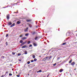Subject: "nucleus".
<instances>
[{"instance_id":"obj_60","label":"nucleus","mask_w":77,"mask_h":77,"mask_svg":"<svg viewBox=\"0 0 77 77\" xmlns=\"http://www.w3.org/2000/svg\"><path fill=\"white\" fill-rule=\"evenodd\" d=\"M8 7H9V6H7V8H8Z\"/></svg>"},{"instance_id":"obj_16","label":"nucleus","mask_w":77,"mask_h":77,"mask_svg":"<svg viewBox=\"0 0 77 77\" xmlns=\"http://www.w3.org/2000/svg\"><path fill=\"white\" fill-rule=\"evenodd\" d=\"M38 38V37H36L35 38V40H37Z\"/></svg>"},{"instance_id":"obj_21","label":"nucleus","mask_w":77,"mask_h":77,"mask_svg":"<svg viewBox=\"0 0 77 77\" xmlns=\"http://www.w3.org/2000/svg\"><path fill=\"white\" fill-rule=\"evenodd\" d=\"M32 57L33 59H35V55H32Z\"/></svg>"},{"instance_id":"obj_20","label":"nucleus","mask_w":77,"mask_h":77,"mask_svg":"<svg viewBox=\"0 0 77 77\" xmlns=\"http://www.w3.org/2000/svg\"><path fill=\"white\" fill-rule=\"evenodd\" d=\"M27 39V38L26 37H23L22 38L23 40H24V39Z\"/></svg>"},{"instance_id":"obj_27","label":"nucleus","mask_w":77,"mask_h":77,"mask_svg":"<svg viewBox=\"0 0 77 77\" xmlns=\"http://www.w3.org/2000/svg\"><path fill=\"white\" fill-rule=\"evenodd\" d=\"M72 62V60H71L69 62V63H71Z\"/></svg>"},{"instance_id":"obj_56","label":"nucleus","mask_w":77,"mask_h":77,"mask_svg":"<svg viewBox=\"0 0 77 77\" xmlns=\"http://www.w3.org/2000/svg\"><path fill=\"white\" fill-rule=\"evenodd\" d=\"M31 33H32V34L33 33V32L32 31V32H31Z\"/></svg>"},{"instance_id":"obj_52","label":"nucleus","mask_w":77,"mask_h":77,"mask_svg":"<svg viewBox=\"0 0 77 77\" xmlns=\"http://www.w3.org/2000/svg\"><path fill=\"white\" fill-rule=\"evenodd\" d=\"M37 73H38V72H39V71H37Z\"/></svg>"},{"instance_id":"obj_31","label":"nucleus","mask_w":77,"mask_h":77,"mask_svg":"<svg viewBox=\"0 0 77 77\" xmlns=\"http://www.w3.org/2000/svg\"><path fill=\"white\" fill-rule=\"evenodd\" d=\"M30 43V41H29L28 42V44H29Z\"/></svg>"},{"instance_id":"obj_44","label":"nucleus","mask_w":77,"mask_h":77,"mask_svg":"<svg viewBox=\"0 0 77 77\" xmlns=\"http://www.w3.org/2000/svg\"><path fill=\"white\" fill-rule=\"evenodd\" d=\"M42 22L43 23H44V20H42Z\"/></svg>"},{"instance_id":"obj_64","label":"nucleus","mask_w":77,"mask_h":77,"mask_svg":"<svg viewBox=\"0 0 77 77\" xmlns=\"http://www.w3.org/2000/svg\"><path fill=\"white\" fill-rule=\"evenodd\" d=\"M18 11H17V12H18Z\"/></svg>"},{"instance_id":"obj_63","label":"nucleus","mask_w":77,"mask_h":77,"mask_svg":"<svg viewBox=\"0 0 77 77\" xmlns=\"http://www.w3.org/2000/svg\"><path fill=\"white\" fill-rule=\"evenodd\" d=\"M43 77H45V76H44Z\"/></svg>"},{"instance_id":"obj_43","label":"nucleus","mask_w":77,"mask_h":77,"mask_svg":"<svg viewBox=\"0 0 77 77\" xmlns=\"http://www.w3.org/2000/svg\"><path fill=\"white\" fill-rule=\"evenodd\" d=\"M60 59V57H58V58H57V60H59V59Z\"/></svg>"},{"instance_id":"obj_14","label":"nucleus","mask_w":77,"mask_h":77,"mask_svg":"<svg viewBox=\"0 0 77 77\" xmlns=\"http://www.w3.org/2000/svg\"><path fill=\"white\" fill-rule=\"evenodd\" d=\"M23 41L22 40H20V42L21 43V44H22L23 43Z\"/></svg>"},{"instance_id":"obj_9","label":"nucleus","mask_w":77,"mask_h":77,"mask_svg":"<svg viewBox=\"0 0 77 77\" xmlns=\"http://www.w3.org/2000/svg\"><path fill=\"white\" fill-rule=\"evenodd\" d=\"M47 58L46 57L44 58L43 59V61H45V60H47Z\"/></svg>"},{"instance_id":"obj_6","label":"nucleus","mask_w":77,"mask_h":77,"mask_svg":"<svg viewBox=\"0 0 77 77\" xmlns=\"http://www.w3.org/2000/svg\"><path fill=\"white\" fill-rule=\"evenodd\" d=\"M12 24V23L11 22H8V26H11Z\"/></svg>"},{"instance_id":"obj_41","label":"nucleus","mask_w":77,"mask_h":77,"mask_svg":"<svg viewBox=\"0 0 77 77\" xmlns=\"http://www.w3.org/2000/svg\"><path fill=\"white\" fill-rule=\"evenodd\" d=\"M56 63H55V64H53V65L54 66H56Z\"/></svg>"},{"instance_id":"obj_32","label":"nucleus","mask_w":77,"mask_h":77,"mask_svg":"<svg viewBox=\"0 0 77 77\" xmlns=\"http://www.w3.org/2000/svg\"><path fill=\"white\" fill-rule=\"evenodd\" d=\"M17 77H20V75H17Z\"/></svg>"},{"instance_id":"obj_22","label":"nucleus","mask_w":77,"mask_h":77,"mask_svg":"<svg viewBox=\"0 0 77 77\" xmlns=\"http://www.w3.org/2000/svg\"><path fill=\"white\" fill-rule=\"evenodd\" d=\"M30 61H28L27 62V64H28V65H29V64H30Z\"/></svg>"},{"instance_id":"obj_29","label":"nucleus","mask_w":77,"mask_h":77,"mask_svg":"<svg viewBox=\"0 0 77 77\" xmlns=\"http://www.w3.org/2000/svg\"><path fill=\"white\" fill-rule=\"evenodd\" d=\"M28 35H29V34L28 33H27L25 34V36H28Z\"/></svg>"},{"instance_id":"obj_4","label":"nucleus","mask_w":77,"mask_h":77,"mask_svg":"<svg viewBox=\"0 0 77 77\" xmlns=\"http://www.w3.org/2000/svg\"><path fill=\"white\" fill-rule=\"evenodd\" d=\"M17 24H19L21 23V20H19V21L17 22Z\"/></svg>"},{"instance_id":"obj_59","label":"nucleus","mask_w":77,"mask_h":77,"mask_svg":"<svg viewBox=\"0 0 77 77\" xmlns=\"http://www.w3.org/2000/svg\"><path fill=\"white\" fill-rule=\"evenodd\" d=\"M8 7H11V6H8Z\"/></svg>"},{"instance_id":"obj_42","label":"nucleus","mask_w":77,"mask_h":77,"mask_svg":"<svg viewBox=\"0 0 77 77\" xmlns=\"http://www.w3.org/2000/svg\"><path fill=\"white\" fill-rule=\"evenodd\" d=\"M18 13V12H14V13H15V14H17V13Z\"/></svg>"},{"instance_id":"obj_2","label":"nucleus","mask_w":77,"mask_h":77,"mask_svg":"<svg viewBox=\"0 0 77 77\" xmlns=\"http://www.w3.org/2000/svg\"><path fill=\"white\" fill-rule=\"evenodd\" d=\"M33 45L34 47H36L38 46V44L36 43H33Z\"/></svg>"},{"instance_id":"obj_46","label":"nucleus","mask_w":77,"mask_h":77,"mask_svg":"<svg viewBox=\"0 0 77 77\" xmlns=\"http://www.w3.org/2000/svg\"><path fill=\"white\" fill-rule=\"evenodd\" d=\"M22 36H23V35H20V37H22Z\"/></svg>"},{"instance_id":"obj_49","label":"nucleus","mask_w":77,"mask_h":77,"mask_svg":"<svg viewBox=\"0 0 77 77\" xmlns=\"http://www.w3.org/2000/svg\"><path fill=\"white\" fill-rule=\"evenodd\" d=\"M49 75H50L49 74H48V76H47V77H48V76H49Z\"/></svg>"},{"instance_id":"obj_25","label":"nucleus","mask_w":77,"mask_h":77,"mask_svg":"<svg viewBox=\"0 0 77 77\" xmlns=\"http://www.w3.org/2000/svg\"><path fill=\"white\" fill-rule=\"evenodd\" d=\"M5 44H6V45H8V44L7 42H6Z\"/></svg>"},{"instance_id":"obj_37","label":"nucleus","mask_w":77,"mask_h":77,"mask_svg":"<svg viewBox=\"0 0 77 77\" xmlns=\"http://www.w3.org/2000/svg\"><path fill=\"white\" fill-rule=\"evenodd\" d=\"M28 31H27V29H25L24 30V31L25 32H27Z\"/></svg>"},{"instance_id":"obj_61","label":"nucleus","mask_w":77,"mask_h":77,"mask_svg":"<svg viewBox=\"0 0 77 77\" xmlns=\"http://www.w3.org/2000/svg\"><path fill=\"white\" fill-rule=\"evenodd\" d=\"M37 23H38V22H36V24H37Z\"/></svg>"},{"instance_id":"obj_15","label":"nucleus","mask_w":77,"mask_h":77,"mask_svg":"<svg viewBox=\"0 0 77 77\" xmlns=\"http://www.w3.org/2000/svg\"><path fill=\"white\" fill-rule=\"evenodd\" d=\"M35 33H36V32H34L32 34V35H34L35 34Z\"/></svg>"},{"instance_id":"obj_26","label":"nucleus","mask_w":77,"mask_h":77,"mask_svg":"<svg viewBox=\"0 0 77 77\" xmlns=\"http://www.w3.org/2000/svg\"><path fill=\"white\" fill-rule=\"evenodd\" d=\"M67 39H69V38H66L64 40V42H66L67 41Z\"/></svg>"},{"instance_id":"obj_30","label":"nucleus","mask_w":77,"mask_h":77,"mask_svg":"<svg viewBox=\"0 0 77 77\" xmlns=\"http://www.w3.org/2000/svg\"><path fill=\"white\" fill-rule=\"evenodd\" d=\"M31 62H34V60H31Z\"/></svg>"},{"instance_id":"obj_53","label":"nucleus","mask_w":77,"mask_h":77,"mask_svg":"<svg viewBox=\"0 0 77 77\" xmlns=\"http://www.w3.org/2000/svg\"><path fill=\"white\" fill-rule=\"evenodd\" d=\"M39 22L40 23H41V21H39Z\"/></svg>"},{"instance_id":"obj_39","label":"nucleus","mask_w":77,"mask_h":77,"mask_svg":"<svg viewBox=\"0 0 77 77\" xmlns=\"http://www.w3.org/2000/svg\"><path fill=\"white\" fill-rule=\"evenodd\" d=\"M5 75H2V76H1V77H4V76H5Z\"/></svg>"},{"instance_id":"obj_51","label":"nucleus","mask_w":77,"mask_h":77,"mask_svg":"<svg viewBox=\"0 0 77 77\" xmlns=\"http://www.w3.org/2000/svg\"><path fill=\"white\" fill-rule=\"evenodd\" d=\"M8 73V72H5L6 74H7V73Z\"/></svg>"},{"instance_id":"obj_54","label":"nucleus","mask_w":77,"mask_h":77,"mask_svg":"<svg viewBox=\"0 0 77 77\" xmlns=\"http://www.w3.org/2000/svg\"><path fill=\"white\" fill-rule=\"evenodd\" d=\"M6 7H3V8H6Z\"/></svg>"},{"instance_id":"obj_45","label":"nucleus","mask_w":77,"mask_h":77,"mask_svg":"<svg viewBox=\"0 0 77 77\" xmlns=\"http://www.w3.org/2000/svg\"><path fill=\"white\" fill-rule=\"evenodd\" d=\"M19 61L20 62H21V60H19Z\"/></svg>"},{"instance_id":"obj_1","label":"nucleus","mask_w":77,"mask_h":77,"mask_svg":"<svg viewBox=\"0 0 77 77\" xmlns=\"http://www.w3.org/2000/svg\"><path fill=\"white\" fill-rule=\"evenodd\" d=\"M52 56H49V57H46V59L47 60H49V59H50L51 58Z\"/></svg>"},{"instance_id":"obj_40","label":"nucleus","mask_w":77,"mask_h":77,"mask_svg":"<svg viewBox=\"0 0 77 77\" xmlns=\"http://www.w3.org/2000/svg\"><path fill=\"white\" fill-rule=\"evenodd\" d=\"M32 47V45H30L29 46V47Z\"/></svg>"},{"instance_id":"obj_3","label":"nucleus","mask_w":77,"mask_h":77,"mask_svg":"<svg viewBox=\"0 0 77 77\" xmlns=\"http://www.w3.org/2000/svg\"><path fill=\"white\" fill-rule=\"evenodd\" d=\"M70 32H68L66 33V36H70Z\"/></svg>"},{"instance_id":"obj_34","label":"nucleus","mask_w":77,"mask_h":77,"mask_svg":"<svg viewBox=\"0 0 77 77\" xmlns=\"http://www.w3.org/2000/svg\"><path fill=\"white\" fill-rule=\"evenodd\" d=\"M38 72H42V70H39L38 71Z\"/></svg>"},{"instance_id":"obj_48","label":"nucleus","mask_w":77,"mask_h":77,"mask_svg":"<svg viewBox=\"0 0 77 77\" xmlns=\"http://www.w3.org/2000/svg\"><path fill=\"white\" fill-rule=\"evenodd\" d=\"M2 57H3V58H4V57H5V56H2Z\"/></svg>"},{"instance_id":"obj_12","label":"nucleus","mask_w":77,"mask_h":77,"mask_svg":"<svg viewBox=\"0 0 77 77\" xmlns=\"http://www.w3.org/2000/svg\"><path fill=\"white\" fill-rule=\"evenodd\" d=\"M26 47V45H24L21 48H25Z\"/></svg>"},{"instance_id":"obj_36","label":"nucleus","mask_w":77,"mask_h":77,"mask_svg":"<svg viewBox=\"0 0 77 77\" xmlns=\"http://www.w3.org/2000/svg\"><path fill=\"white\" fill-rule=\"evenodd\" d=\"M9 36V35L8 34H7L6 35V37H8Z\"/></svg>"},{"instance_id":"obj_17","label":"nucleus","mask_w":77,"mask_h":77,"mask_svg":"<svg viewBox=\"0 0 77 77\" xmlns=\"http://www.w3.org/2000/svg\"><path fill=\"white\" fill-rule=\"evenodd\" d=\"M65 44H66V42H65L63 43L62 45H65Z\"/></svg>"},{"instance_id":"obj_57","label":"nucleus","mask_w":77,"mask_h":77,"mask_svg":"<svg viewBox=\"0 0 77 77\" xmlns=\"http://www.w3.org/2000/svg\"><path fill=\"white\" fill-rule=\"evenodd\" d=\"M59 29H58V31H60V30H59Z\"/></svg>"},{"instance_id":"obj_24","label":"nucleus","mask_w":77,"mask_h":77,"mask_svg":"<svg viewBox=\"0 0 77 77\" xmlns=\"http://www.w3.org/2000/svg\"><path fill=\"white\" fill-rule=\"evenodd\" d=\"M9 76H11V75H12V73H9Z\"/></svg>"},{"instance_id":"obj_38","label":"nucleus","mask_w":77,"mask_h":77,"mask_svg":"<svg viewBox=\"0 0 77 77\" xmlns=\"http://www.w3.org/2000/svg\"><path fill=\"white\" fill-rule=\"evenodd\" d=\"M21 55V54L20 53H18V56H20Z\"/></svg>"},{"instance_id":"obj_13","label":"nucleus","mask_w":77,"mask_h":77,"mask_svg":"<svg viewBox=\"0 0 77 77\" xmlns=\"http://www.w3.org/2000/svg\"><path fill=\"white\" fill-rule=\"evenodd\" d=\"M74 64H75V63L74 62H73L72 63H71V65H74Z\"/></svg>"},{"instance_id":"obj_33","label":"nucleus","mask_w":77,"mask_h":77,"mask_svg":"<svg viewBox=\"0 0 77 77\" xmlns=\"http://www.w3.org/2000/svg\"><path fill=\"white\" fill-rule=\"evenodd\" d=\"M12 54H13V55H15V53L14 52H12Z\"/></svg>"},{"instance_id":"obj_47","label":"nucleus","mask_w":77,"mask_h":77,"mask_svg":"<svg viewBox=\"0 0 77 77\" xmlns=\"http://www.w3.org/2000/svg\"><path fill=\"white\" fill-rule=\"evenodd\" d=\"M28 27L26 29V30H28Z\"/></svg>"},{"instance_id":"obj_18","label":"nucleus","mask_w":77,"mask_h":77,"mask_svg":"<svg viewBox=\"0 0 77 77\" xmlns=\"http://www.w3.org/2000/svg\"><path fill=\"white\" fill-rule=\"evenodd\" d=\"M37 60V59L36 58H35L34 60V62H36Z\"/></svg>"},{"instance_id":"obj_50","label":"nucleus","mask_w":77,"mask_h":77,"mask_svg":"<svg viewBox=\"0 0 77 77\" xmlns=\"http://www.w3.org/2000/svg\"><path fill=\"white\" fill-rule=\"evenodd\" d=\"M17 3H15L14 4H13V5H17Z\"/></svg>"},{"instance_id":"obj_23","label":"nucleus","mask_w":77,"mask_h":77,"mask_svg":"<svg viewBox=\"0 0 77 77\" xmlns=\"http://www.w3.org/2000/svg\"><path fill=\"white\" fill-rule=\"evenodd\" d=\"M26 42H23L22 43L23 44V45H24V44H26Z\"/></svg>"},{"instance_id":"obj_28","label":"nucleus","mask_w":77,"mask_h":77,"mask_svg":"<svg viewBox=\"0 0 77 77\" xmlns=\"http://www.w3.org/2000/svg\"><path fill=\"white\" fill-rule=\"evenodd\" d=\"M29 26L30 27H32V25L29 24Z\"/></svg>"},{"instance_id":"obj_11","label":"nucleus","mask_w":77,"mask_h":77,"mask_svg":"<svg viewBox=\"0 0 77 77\" xmlns=\"http://www.w3.org/2000/svg\"><path fill=\"white\" fill-rule=\"evenodd\" d=\"M15 26V23L13 24L12 25H11V26L10 27H14Z\"/></svg>"},{"instance_id":"obj_55","label":"nucleus","mask_w":77,"mask_h":77,"mask_svg":"<svg viewBox=\"0 0 77 77\" xmlns=\"http://www.w3.org/2000/svg\"><path fill=\"white\" fill-rule=\"evenodd\" d=\"M17 3H19V2H17Z\"/></svg>"},{"instance_id":"obj_58","label":"nucleus","mask_w":77,"mask_h":77,"mask_svg":"<svg viewBox=\"0 0 77 77\" xmlns=\"http://www.w3.org/2000/svg\"><path fill=\"white\" fill-rule=\"evenodd\" d=\"M76 70V69H74V70Z\"/></svg>"},{"instance_id":"obj_7","label":"nucleus","mask_w":77,"mask_h":77,"mask_svg":"<svg viewBox=\"0 0 77 77\" xmlns=\"http://www.w3.org/2000/svg\"><path fill=\"white\" fill-rule=\"evenodd\" d=\"M26 21L27 22H31L32 21L31 20H26Z\"/></svg>"},{"instance_id":"obj_5","label":"nucleus","mask_w":77,"mask_h":77,"mask_svg":"<svg viewBox=\"0 0 77 77\" xmlns=\"http://www.w3.org/2000/svg\"><path fill=\"white\" fill-rule=\"evenodd\" d=\"M7 20H9V14H8L7 15Z\"/></svg>"},{"instance_id":"obj_19","label":"nucleus","mask_w":77,"mask_h":77,"mask_svg":"<svg viewBox=\"0 0 77 77\" xmlns=\"http://www.w3.org/2000/svg\"><path fill=\"white\" fill-rule=\"evenodd\" d=\"M27 54V51H25V54Z\"/></svg>"},{"instance_id":"obj_8","label":"nucleus","mask_w":77,"mask_h":77,"mask_svg":"<svg viewBox=\"0 0 77 77\" xmlns=\"http://www.w3.org/2000/svg\"><path fill=\"white\" fill-rule=\"evenodd\" d=\"M63 71V69H61L59 70V72H62Z\"/></svg>"},{"instance_id":"obj_10","label":"nucleus","mask_w":77,"mask_h":77,"mask_svg":"<svg viewBox=\"0 0 77 77\" xmlns=\"http://www.w3.org/2000/svg\"><path fill=\"white\" fill-rule=\"evenodd\" d=\"M15 26V23L13 24L12 25H11V26L10 27H14Z\"/></svg>"},{"instance_id":"obj_62","label":"nucleus","mask_w":77,"mask_h":77,"mask_svg":"<svg viewBox=\"0 0 77 77\" xmlns=\"http://www.w3.org/2000/svg\"><path fill=\"white\" fill-rule=\"evenodd\" d=\"M39 57H41V56H39Z\"/></svg>"},{"instance_id":"obj_35","label":"nucleus","mask_w":77,"mask_h":77,"mask_svg":"<svg viewBox=\"0 0 77 77\" xmlns=\"http://www.w3.org/2000/svg\"><path fill=\"white\" fill-rule=\"evenodd\" d=\"M23 44L22 43L21 45H20V47H22V46H23Z\"/></svg>"}]
</instances>
